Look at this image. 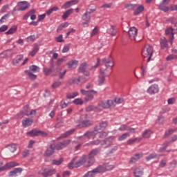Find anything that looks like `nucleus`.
Here are the masks:
<instances>
[{"instance_id": "4c0bfd02", "label": "nucleus", "mask_w": 177, "mask_h": 177, "mask_svg": "<svg viewBox=\"0 0 177 177\" xmlns=\"http://www.w3.org/2000/svg\"><path fill=\"white\" fill-rule=\"evenodd\" d=\"M25 74H27V75H28L30 80H37V76L35 74H32V73H31L30 71L26 70L24 71Z\"/></svg>"}, {"instance_id": "1a4fd4ad", "label": "nucleus", "mask_w": 177, "mask_h": 177, "mask_svg": "<svg viewBox=\"0 0 177 177\" xmlns=\"http://www.w3.org/2000/svg\"><path fill=\"white\" fill-rule=\"evenodd\" d=\"M82 19L84 21L82 22L83 26H85L86 24H89L91 21V12H88V10H86L84 15L82 16Z\"/></svg>"}, {"instance_id": "3c124183", "label": "nucleus", "mask_w": 177, "mask_h": 177, "mask_svg": "<svg viewBox=\"0 0 177 177\" xmlns=\"http://www.w3.org/2000/svg\"><path fill=\"white\" fill-rule=\"evenodd\" d=\"M109 33L111 35H115L117 34V30H115V26H111V28L109 29Z\"/></svg>"}, {"instance_id": "37998d69", "label": "nucleus", "mask_w": 177, "mask_h": 177, "mask_svg": "<svg viewBox=\"0 0 177 177\" xmlns=\"http://www.w3.org/2000/svg\"><path fill=\"white\" fill-rule=\"evenodd\" d=\"M38 38V36H35V35H30L26 38L27 42H32L35 41Z\"/></svg>"}, {"instance_id": "a19ab883", "label": "nucleus", "mask_w": 177, "mask_h": 177, "mask_svg": "<svg viewBox=\"0 0 177 177\" xmlns=\"http://www.w3.org/2000/svg\"><path fill=\"white\" fill-rule=\"evenodd\" d=\"M159 9H160V10H162L163 12H168V10H169V7L165 6V3H161L159 5Z\"/></svg>"}, {"instance_id": "09e8293b", "label": "nucleus", "mask_w": 177, "mask_h": 177, "mask_svg": "<svg viewBox=\"0 0 177 177\" xmlns=\"http://www.w3.org/2000/svg\"><path fill=\"white\" fill-rule=\"evenodd\" d=\"M93 174H96L95 171H93V169L91 171H88L87 173H86L83 177H94L95 175Z\"/></svg>"}, {"instance_id": "c9c22d12", "label": "nucleus", "mask_w": 177, "mask_h": 177, "mask_svg": "<svg viewBox=\"0 0 177 177\" xmlns=\"http://www.w3.org/2000/svg\"><path fill=\"white\" fill-rule=\"evenodd\" d=\"M73 12V8L67 10L65 12H64L62 15V19L66 20V19H67V17H68L70 15H72Z\"/></svg>"}, {"instance_id": "473e14b6", "label": "nucleus", "mask_w": 177, "mask_h": 177, "mask_svg": "<svg viewBox=\"0 0 177 177\" xmlns=\"http://www.w3.org/2000/svg\"><path fill=\"white\" fill-rule=\"evenodd\" d=\"M5 165L7 169H10V168H14V167H17V165H19V163L16 162H9L6 163Z\"/></svg>"}, {"instance_id": "e2e57ef3", "label": "nucleus", "mask_w": 177, "mask_h": 177, "mask_svg": "<svg viewBox=\"0 0 177 177\" xmlns=\"http://www.w3.org/2000/svg\"><path fill=\"white\" fill-rule=\"evenodd\" d=\"M124 8L129 10L135 9V8H136V4H127Z\"/></svg>"}, {"instance_id": "58836bf2", "label": "nucleus", "mask_w": 177, "mask_h": 177, "mask_svg": "<svg viewBox=\"0 0 177 177\" xmlns=\"http://www.w3.org/2000/svg\"><path fill=\"white\" fill-rule=\"evenodd\" d=\"M29 71L30 73H38L39 72V68L36 65H32L29 66Z\"/></svg>"}, {"instance_id": "5fc2aeb1", "label": "nucleus", "mask_w": 177, "mask_h": 177, "mask_svg": "<svg viewBox=\"0 0 177 177\" xmlns=\"http://www.w3.org/2000/svg\"><path fill=\"white\" fill-rule=\"evenodd\" d=\"M174 132H175V130L170 129H169L167 131H166L165 133V135L163 136V138H168V136H169V135H172V133H174Z\"/></svg>"}, {"instance_id": "f704fd0d", "label": "nucleus", "mask_w": 177, "mask_h": 177, "mask_svg": "<svg viewBox=\"0 0 177 177\" xmlns=\"http://www.w3.org/2000/svg\"><path fill=\"white\" fill-rule=\"evenodd\" d=\"M16 31H17V26H13L6 32V35H10L15 34Z\"/></svg>"}, {"instance_id": "a18cd8bd", "label": "nucleus", "mask_w": 177, "mask_h": 177, "mask_svg": "<svg viewBox=\"0 0 177 177\" xmlns=\"http://www.w3.org/2000/svg\"><path fill=\"white\" fill-rule=\"evenodd\" d=\"M62 145V147L64 149L65 147H67V146H68V145H70L71 143V140H65L61 142Z\"/></svg>"}, {"instance_id": "f03ea898", "label": "nucleus", "mask_w": 177, "mask_h": 177, "mask_svg": "<svg viewBox=\"0 0 177 177\" xmlns=\"http://www.w3.org/2000/svg\"><path fill=\"white\" fill-rule=\"evenodd\" d=\"M100 107H102V109H111L113 107L115 106V104H114V101L112 100H107L101 101L99 103Z\"/></svg>"}, {"instance_id": "72a5a7b5", "label": "nucleus", "mask_w": 177, "mask_h": 177, "mask_svg": "<svg viewBox=\"0 0 177 177\" xmlns=\"http://www.w3.org/2000/svg\"><path fill=\"white\" fill-rule=\"evenodd\" d=\"M145 10V7L143 6H139L134 11V16H138L140 13H142Z\"/></svg>"}, {"instance_id": "13d9d810", "label": "nucleus", "mask_w": 177, "mask_h": 177, "mask_svg": "<svg viewBox=\"0 0 177 177\" xmlns=\"http://www.w3.org/2000/svg\"><path fill=\"white\" fill-rule=\"evenodd\" d=\"M70 46H71L70 44L64 46L62 49V53H67V52H68L70 50Z\"/></svg>"}, {"instance_id": "bf43d9fd", "label": "nucleus", "mask_w": 177, "mask_h": 177, "mask_svg": "<svg viewBox=\"0 0 177 177\" xmlns=\"http://www.w3.org/2000/svg\"><path fill=\"white\" fill-rule=\"evenodd\" d=\"M55 149H56V150H62L63 148V145L62 144V142H57L55 145Z\"/></svg>"}, {"instance_id": "4be33fe9", "label": "nucleus", "mask_w": 177, "mask_h": 177, "mask_svg": "<svg viewBox=\"0 0 177 177\" xmlns=\"http://www.w3.org/2000/svg\"><path fill=\"white\" fill-rule=\"evenodd\" d=\"M107 169L104 167V165H99L95 169H93V172H95V174H101L102 172H106V170Z\"/></svg>"}, {"instance_id": "dca6fc26", "label": "nucleus", "mask_w": 177, "mask_h": 177, "mask_svg": "<svg viewBox=\"0 0 177 177\" xmlns=\"http://www.w3.org/2000/svg\"><path fill=\"white\" fill-rule=\"evenodd\" d=\"M55 69V65L53 62H50V67L49 68L44 67V73L45 75H50V73H53V70Z\"/></svg>"}, {"instance_id": "052dcab7", "label": "nucleus", "mask_w": 177, "mask_h": 177, "mask_svg": "<svg viewBox=\"0 0 177 177\" xmlns=\"http://www.w3.org/2000/svg\"><path fill=\"white\" fill-rule=\"evenodd\" d=\"M77 82H80L81 84H84V82H86V78L84 76H80L77 78Z\"/></svg>"}, {"instance_id": "de8ad7c7", "label": "nucleus", "mask_w": 177, "mask_h": 177, "mask_svg": "<svg viewBox=\"0 0 177 177\" xmlns=\"http://www.w3.org/2000/svg\"><path fill=\"white\" fill-rule=\"evenodd\" d=\"M103 165L106 169V171H111V169H114V166L110 165V163H104Z\"/></svg>"}, {"instance_id": "680f3d73", "label": "nucleus", "mask_w": 177, "mask_h": 177, "mask_svg": "<svg viewBox=\"0 0 177 177\" xmlns=\"http://www.w3.org/2000/svg\"><path fill=\"white\" fill-rule=\"evenodd\" d=\"M73 103H75V104H83L84 101L82 100V99L76 98L73 100Z\"/></svg>"}, {"instance_id": "8fccbe9b", "label": "nucleus", "mask_w": 177, "mask_h": 177, "mask_svg": "<svg viewBox=\"0 0 177 177\" xmlns=\"http://www.w3.org/2000/svg\"><path fill=\"white\" fill-rule=\"evenodd\" d=\"M63 158H61L60 160H52V165H60L62 162H63Z\"/></svg>"}, {"instance_id": "ea45409f", "label": "nucleus", "mask_w": 177, "mask_h": 177, "mask_svg": "<svg viewBox=\"0 0 177 177\" xmlns=\"http://www.w3.org/2000/svg\"><path fill=\"white\" fill-rule=\"evenodd\" d=\"M106 80V75H99L98 76V84L102 86L104 84Z\"/></svg>"}, {"instance_id": "0eeeda50", "label": "nucleus", "mask_w": 177, "mask_h": 177, "mask_svg": "<svg viewBox=\"0 0 177 177\" xmlns=\"http://www.w3.org/2000/svg\"><path fill=\"white\" fill-rule=\"evenodd\" d=\"M77 71L78 73H82V74L86 75V77H89L90 75L89 71H88V64H86V62H83L81 64L77 69Z\"/></svg>"}, {"instance_id": "2eb2a0df", "label": "nucleus", "mask_w": 177, "mask_h": 177, "mask_svg": "<svg viewBox=\"0 0 177 177\" xmlns=\"http://www.w3.org/2000/svg\"><path fill=\"white\" fill-rule=\"evenodd\" d=\"M174 31H175V28L172 27H170L166 29L165 34L166 35H169V39H174V35L176 34V32H174Z\"/></svg>"}, {"instance_id": "2f4dec72", "label": "nucleus", "mask_w": 177, "mask_h": 177, "mask_svg": "<svg viewBox=\"0 0 177 177\" xmlns=\"http://www.w3.org/2000/svg\"><path fill=\"white\" fill-rule=\"evenodd\" d=\"M38 50H39V46L38 44H35L32 51L30 53V56H35Z\"/></svg>"}, {"instance_id": "c756f323", "label": "nucleus", "mask_w": 177, "mask_h": 177, "mask_svg": "<svg viewBox=\"0 0 177 177\" xmlns=\"http://www.w3.org/2000/svg\"><path fill=\"white\" fill-rule=\"evenodd\" d=\"M23 60V55H17L13 60H12V64L14 66H17V64H19L20 62Z\"/></svg>"}, {"instance_id": "39448f33", "label": "nucleus", "mask_w": 177, "mask_h": 177, "mask_svg": "<svg viewBox=\"0 0 177 177\" xmlns=\"http://www.w3.org/2000/svg\"><path fill=\"white\" fill-rule=\"evenodd\" d=\"M39 175H41L43 177L52 176V175H55L56 174V169H49L46 170L45 168H42L39 172Z\"/></svg>"}, {"instance_id": "c03bdc74", "label": "nucleus", "mask_w": 177, "mask_h": 177, "mask_svg": "<svg viewBox=\"0 0 177 177\" xmlns=\"http://www.w3.org/2000/svg\"><path fill=\"white\" fill-rule=\"evenodd\" d=\"M151 133H150V130H145L143 133H142V138H145V139H149V138H150L151 136Z\"/></svg>"}, {"instance_id": "412c9836", "label": "nucleus", "mask_w": 177, "mask_h": 177, "mask_svg": "<svg viewBox=\"0 0 177 177\" xmlns=\"http://www.w3.org/2000/svg\"><path fill=\"white\" fill-rule=\"evenodd\" d=\"M113 140H114V136L108 137L105 140H103V141H102L103 143L101 145H102V146H103V145L111 146V143H113Z\"/></svg>"}, {"instance_id": "4d7b16f0", "label": "nucleus", "mask_w": 177, "mask_h": 177, "mask_svg": "<svg viewBox=\"0 0 177 177\" xmlns=\"http://www.w3.org/2000/svg\"><path fill=\"white\" fill-rule=\"evenodd\" d=\"M67 60L66 57H63L62 58H59L57 61V65L60 66L63 62H66Z\"/></svg>"}, {"instance_id": "69168bd1", "label": "nucleus", "mask_w": 177, "mask_h": 177, "mask_svg": "<svg viewBox=\"0 0 177 177\" xmlns=\"http://www.w3.org/2000/svg\"><path fill=\"white\" fill-rule=\"evenodd\" d=\"M119 131H122V132L124 131H128V126L127 124H122L119 128Z\"/></svg>"}, {"instance_id": "6e6d98bb", "label": "nucleus", "mask_w": 177, "mask_h": 177, "mask_svg": "<svg viewBox=\"0 0 177 177\" xmlns=\"http://www.w3.org/2000/svg\"><path fill=\"white\" fill-rule=\"evenodd\" d=\"M82 124H83V127H89V125H92V122L91 120H82Z\"/></svg>"}, {"instance_id": "4468645a", "label": "nucleus", "mask_w": 177, "mask_h": 177, "mask_svg": "<svg viewBox=\"0 0 177 177\" xmlns=\"http://www.w3.org/2000/svg\"><path fill=\"white\" fill-rule=\"evenodd\" d=\"M95 93H97V91H95L94 90L89 91L86 95V97H84L86 102H91V100H93V95H95Z\"/></svg>"}, {"instance_id": "b1692460", "label": "nucleus", "mask_w": 177, "mask_h": 177, "mask_svg": "<svg viewBox=\"0 0 177 177\" xmlns=\"http://www.w3.org/2000/svg\"><path fill=\"white\" fill-rule=\"evenodd\" d=\"M34 122V120L32 119L27 118H26L22 120V124L24 127H30L31 124Z\"/></svg>"}, {"instance_id": "5701e85b", "label": "nucleus", "mask_w": 177, "mask_h": 177, "mask_svg": "<svg viewBox=\"0 0 177 177\" xmlns=\"http://www.w3.org/2000/svg\"><path fill=\"white\" fill-rule=\"evenodd\" d=\"M15 53L13 52L12 49H8L5 51H3L2 53L0 54V56H2V55H4L6 57H12L13 56V54Z\"/></svg>"}, {"instance_id": "f3484780", "label": "nucleus", "mask_w": 177, "mask_h": 177, "mask_svg": "<svg viewBox=\"0 0 177 177\" xmlns=\"http://www.w3.org/2000/svg\"><path fill=\"white\" fill-rule=\"evenodd\" d=\"M23 171V169L21 167L15 168L12 171H10L9 172V176L13 177V176H17V174H20Z\"/></svg>"}, {"instance_id": "f8f14e48", "label": "nucleus", "mask_w": 177, "mask_h": 177, "mask_svg": "<svg viewBox=\"0 0 177 177\" xmlns=\"http://www.w3.org/2000/svg\"><path fill=\"white\" fill-rule=\"evenodd\" d=\"M19 8L17 10H26L28 9V6H30V3L26 1L18 2Z\"/></svg>"}, {"instance_id": "0e129e2a", "label": "nucleus", "mask_w": 177, "mask_h": 177, "mask_svg": "<svg viewBox=\"0 0 177 177\" xmlns=\"http://www.w3.org/2000/svg\"><path fill=\"white\" fill-rule=\"evenodd\" d=\"M61 85H62V82L60 81L55 82L52 84V88H59V86H60Z\"/></svg>"}, {"instance_id": "774afa93", "label": "nucleus", "mask_w": 177, "mask_h": 177, "mask_svg": "<svg viewBox=\"0 0 177 177\" xmlns=\"http://www.w3.org/2000/svg\"><path fill=\"white\" fill-rule=\"evenodd\" d=\"M164 122V116H160L156 120V124H162Z\"/></svg>"}, {"instance_id": "6e6552de", "label": "nucleus", "mask_w": 177, "mask_h": 177, "mask_svg": "<svg viewBox=\"0 0 177 177\" xmlns=\"http://www.w3.org/2000/svg\"><path fill=\"white\" fill-rule=\"evenodd\" d=\"M86 160H88V156L86 155H83L80 158L78 161L75 163V167L80 168V167H82V165L86 162Z\"/></svg>"}, {"instance_id": "9b49d317", "label": "nucleus", "mask_w": 177, "mask_h": 177, "mask_svg": "<svg viewBox=\"0 0 177 177\" xmlns=\"http://www.w3.org/2000/svg\"><path fill=\"white\" fill-rule=\"evenodd\" d=\"M129 35L130 39L136 40V37L138 35V29H136L135 27L130 28L129 30Z\"/></svg>"}, {"instance_id": "c85d7f7f", "label": "nucleus", "mask_w": 177, "mask_h": 177, "mask_svg": "<svg viewBox=\"0 0 177 177\" xmlns=\"http://www.w3.org/2000/svg\"><path fill=\"white\" fill-rule=\"evenodd\" d=\"M133 174L136 177H140L143 175V169L138 167L134 170Z\"/></svg>"}, {"instance_id": "864d4df0", "label": "nucleus", "mask_w": 177, "mask_h": 177, "mask_svg": "<svg viewBox=\"0 0 177 177\" xmlns=\"http://www.w3.org/2000/svg\"><path fill=\"white\" fill-rule=\"evenodd\" d=\"M88 145H90V146H98V145H100V140L91 141Z\"/></svg>"}, {"instance_id": "338daca9", "label": "nucleus", "mask_w": 177, "mask_h": 177, "mask_svg": "<svg viewBox=\"0 0 177 177\" xmlns=\"http://www.w3.org/2000/svg\"><path fill=\"white\" fill-rule=\"evenodd\" d=\"M166 59L167 62H169L171 60H174V59H177V55H170Z\"/></svg>"}, {"instance_id": "423d86ee", "label": "nucleus", "mask_w": 177, "mask_h": 177, "mask_svg": "<svg viewBox=\"0 0 177 177\" xmlns=\"http://www.w3.org/2000/svg\"><path fill=\"white\" fill-rule=\"evenodd\" d=\"M107 125H109L108 121H104L100 123L94 127L95 132H96L97 134L100 133V132H103V131L107 128Z\"/></svg>"}, {"instance_id": "6ab92c4d", "label": "nucleus", "mask_w": 177, "mask_h": 177, "mask_svg": "<svg viewBox=\"0 0 177 177\" xmlns=\"http://www.w3.org/2000/svg\"><path fill=\"white\" fill-rule=\"evenodd\" d=\"M160 46H161L162 49H163L165 50H167L168 41L167 40V39L165 37H162L160 39Z\"/></svg>"}, {"instance_id": "603ef678", "label": "nucleus", "mask_w": 177, "mask_h": 177, "mask_svg": "<svg viewBox=\"0 0 177 177\" xmlns=\"http://www.w3.org/2000/svg\"><path fill=\"white\" fill-rule=\"evenodd\" d=\"M98 133V138H100V139H104V138H106L107 135H109V133L106 131H101L100 133Z\"/></svg>"}, {"instance_id": "bb28decb", "label": "nucleus", "mask_w": 177, "mask_h": 177, "mask_svg": "<svg viewBox=\"0 0 177 177\" xmlns=\"http://www.w3.org/2000/svg\"><path fill=\"white\" fill-rule=\"evenodd\" d=\"M68 68H75L78 66V61L73 59L67 63Z\"/></svg>"}, {"instance_id": "393cba45", "label": "nucleus", "mask_w": 177, "mask_h": 177, "mask_svg": "<svg viewBox=\"0 0 177 177\" xmlns=\"http://www.w3.org/2000/svg\"><path fill=\"white\" fill-rule=\"evenodd\" d=\"M27 109H28V106L26 105L24 108V112L23 114L24 115H32V114H35L37 113L36 110H31L30 111H27Z\"/></svg>"}, {"instance_id": "79ce46f5", "label": "nucleus", "mask_w": 177, "mask_h": 177, "mask_svg": "<svg viewBox=\"0 0 177 177\" xmlns=\"http://www.w3.org/2000/svg\"><path fill=\"white\" fill-rule=\"evenodd\" d=\"M154 158H157V153H151L146 157L147 161H150V160H153Z\"/></svg>"}, {"instance_id": "cd10ccee", "label": "nucleus", "mask_w": 177, "mask_h": 177, "mask_svg": "<svg viewBox=\"0 0 177 177\" xmlns=\"http://www.w3.org/2000/svg\"><path fill=\"white\" fill-rule=\"evenodd\" d=\"M96 160L95 159V157L89 156L87 158V165H86V167H92L93 164H95Z\"/></svg>"}, {"instance_id": "e433bc0d", "label": "nucleus", "mask_w": 177, "mask_h": 177, "mask_svg": "<svg viewBox=\"0 0 177 177\" xmlns=\"http://www.w3.org/2000/svg\"><path fill=\"white\" fill-rule=\"evenodd\" d=\"M7 149H8L9 151H10V153H15L16 151V150H17V147H16V145L15 144H11L9 145L6 147Z\"/></svg>"}, {"instance_id": "a211bd4d", "label": "nucleus", "mask_w": 177, "mask_h": 177, "mask_svg": "<svg viewBox=\"0 0 177 177\" xmlns=\"http://www.w3.org/2000/svg\"><path fill=\"white\" fill-rule=\"evenodd\" d=\"M55 153V147L53 145H50V147L48 148L45 152H44V156L46 157H50L53 153Z\"/></svg>"}, {"instance_id": "ddd939ff", "label": "nucleus", "mask_w": 177, "mask_h": 177, "mask_svg": "<svg viewBox=\"0 0 177 177\" xmlns=\"http://www.w3.org/2000/svg\"><path fill=\"white\" fill-rule=\"evenodd\" d=\"M143 157V153H136L133 156V157L131 158L130 159V164H135L138 160H140Z\"/></svg>"}, {"instance_id": "a878e982", "label": "nucleus", "mask_w": 177, "mask_h": 177, "mask_svg": "<svg viewBox=\"0 0 177 177\" xmlns=\"http://www.w3.org/2000/svg\"><path fill=\"white\" fill-rule=\"evenodd\" d=\"M101 150V148L94 149L89 152L88 156L90 157H95L96 155L100 153Z\"/></svg>"}, {"instance_id": "aec40b11", "label": "nucleus", "mask_w": 177, "mask_h": 177, "mask_svg": "<svg viewBox=\"0 0 177 177\" xmlns=\"http://www.w3.org/2000/svg\"><path fill=\"white\" fill-rule=\"evenodd\" d=\"M74 132H75V129H71L66 131L65 133H62L59 138L60 139H64L66 138H68V136H70V135H73Z\"/></svg>"}, {"instance_id": "f257e3e1", "label": "nucleus", "mask_w": 177, "mask_h": 177, "mask_svg": "<svg viewBox=\"0 0 177 177\" xmlns=\"http://www.w3.org/2000/svg\"><path fill=\"white\" fill-rule=\"evenodd\" d=\"M142 57H148L147 62L151 60V56H153V47L150 45H146L142 51Z\"/></svg>"}, {"instance_id": "9d476101", "label": "nucleus", "mask_w": 177, "mask_h": 177, "mask_svg": "<svg viewBox=\"0 0 177 177\" xmlns=\"http://www.w3.org/2000/svg\"><path fill=\"white\" fill-rule=\"evenodd\" d=\"M158 91H160L158 85L152 84L147 88V93H149V95H154V93H158Z\"/></svg>"}, {"instance_id": "20e7f679", "label": "nucleus", "mask_w": 177, "mask_h": 177, "mask_svg": "<svg viewBox=\"0 0 177 177\" xmlns=\"http://www.w3.org/2000/svg\"><path fill=\"white\" fill-rule=\"evenodd\" d=\"M101 62L102 64H104L106 68H113V67H114V62H113V58L111 57V55L103 58Z\"/></svg>"}, {"instance_id": "7c9ffc66", "label": "nucleus", "mask_w": 177, "mask_h": 177, "mask_svg": "<svg viewBox=\"0 0 177 177\" xmlns=\"http://www.w3.org/2000/svg\"><path fill=\"white\" fill-rule=\"evenodd\" d=\"M96 135H97V133H96V131H95V129H93V131H86L83 136H86V138H91V136H93V139H95V137L96 136Z\"/></svg>"}, {"instance_id": "7ed1b4c3", "label": "nucleus", "mask_w": 177, "mask_h": 177, "mask_svg": "<svg viewBox=\"0 0 177 177\" xmlns=\"http://www.w3.org/2000/svg\"><path fill=\"white\" fill-rule=\"evenodd\" d=\"M26 135H28V136H42L43 138H46V136H48V133H46V132L45 131H42L40 130H35V129H32L28 132L26 133Z\"/></svg>"}, {"instance_id": "49530a36", "label": "nucleus", "mask_w": 177, "mask_h": 177, "mask_svg": "<svg viewBox=\"0 0 177 177\" xmlns=\"http://www.w3.org/2000/svg\"><path fill=\"white\" fill-rule=\"evenodd\" d=\"M128 137H129V133H124L118 138V140L120 142H121L122 140H125V139H127V138H128Z\"/></svg>"}]
</instances>
